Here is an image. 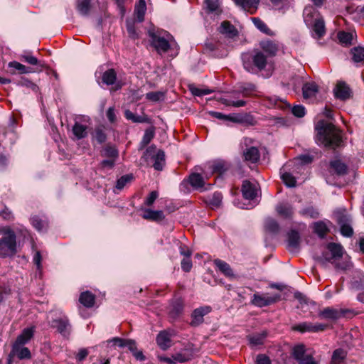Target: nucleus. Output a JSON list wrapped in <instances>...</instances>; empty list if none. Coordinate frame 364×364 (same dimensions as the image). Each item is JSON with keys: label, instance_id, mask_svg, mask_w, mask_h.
Here are the masks:
<instances>
[{"label": "nucleus", "instance_id": "obj_1", "mask_svg": "<svg viewBox=\"0 0 364 364\" xmlns=\"http://www.w3.org/2000/svg\"><path fill=\"white\" fill-rule=\"evenodd\" d=\"M316 140L326 147L333 149L342 145L341 131L332 123L320 120L315 127Z\"/></svg>", "mask_w": 364, "mask_h": 364}, {"label": "nucleus", "instance_id": "obj_2", "mask_svg": "<svg viewBox=\"0 0 364 364\" xmlns=\"http://www.w3.org/2000/svg\"><path fill=\"white\" fill-rule=\"evenodd\" d=\"M242 59L244 68L251 73H257L265 69L268 63L267 56L260 50H255L252 53H245Z\"/></svg>", "mask_w": 364, "mask_h": 364}, {"label": "nucleus", "instance_id": "obj_3", "mask_svg": "<svg viewBox=\"0 0 364 364\" xmlns=\"http://www.w3.org/2000/svg\"><path fill=\"white\" fill-rule=\"evenodd\" d=\"M4 236L0 239V256L5 257L16 252V235L10 228L3 230Z\"/></svg>", "mask_w": 364, "mask_h": 364}, {"label": "nucleus", "instance_id": "obj_4", "mask_svg": "<svg viewBox=\"0 0 364 364\" xmlns=\"http://www.w3.org/2000/svg\"><path fill=\"white\" fill-rule=\"evenodd\" d=\"M353 315V312L350 309L331 307H326L318 313L319 318L330 320H338L342 317H351Z\"/></svg>", "mask_w": 364, "mask_h": 364}, {"label": "nucleus", "instance_id": "obj_5", "mask_svg": "<svg viewBox=\"0 0 364 364\" xmlns=\"http://www.w3.org/2000/svg\"><path fill=\"white\" fill-rule=\"evenodd\" d=\"M252 143V139L245 138L242 144V148L245 146L242 151V157L244 161L250 162L252 164L257 163L260 158V153L258 149L255 146H249Z\"/></svg>", "mask_w": 364, "mask_h": 364}, {"label": "nucleus", "instance_id": "obj_6", "mask_svg": "<svg viewBox=\"0 0 364 364\" xmlns=\"http://www.w3.org/2000/svg\"><path fill=\"white\" fill-rule=\"evenodd\" d=\"M280 299L281 296L279 294L270 295L268 293L262 294L256 293L253 295L251 304L258 307H264L276 303Z\"/></svg>", "mask_w": 364, "mask_h": 364}, {"label": "nucleus", "instance_id": "obj_7", "mask_svg": "<svg viewBox=\"0 0 364 364\" xmlns=\"http://www.w3.org/2000/svg\"><path fill=\"white\" fill-rule=\"evenodd\" d=\"M328 327V325L319 323H311V322H301L292 327V329L295 331L300 333H317L324 331Z\"/></svg>", "mask_w": 364, "mask_h": 364}, {"label": "nucleus", "instance_id": "obj_8", "mask_svg": "<svg viewBox=\"0 0 364 364\" xmlns=\"http://www.w3.org/2000/svg\"><path fill=\"white\" fill-rule=\"evenodd\" d=\"M149 36L151 38V45L159 53H166L168 50L170 44L166 39L151 31H149Z\"/></svg>", "mask_w": 364, "mask_h": 364}, {"label": "nucleus", "instance_id": "obj_9", "mask_svg": "<svg viewBox=\"0 0 364 364\" xmlns=\"http://www.w3.org/2000/svg\"><path fill=\"white\" fill-rule=\"evenodd\" d=\"M212 308L210 306H200L194 309L191 314V321L190 325L193 327L198 326L204 321V316L211 312Z\"/></svg>", "mask_w": 364, "mask_h": 364}, {"label": "nucleus", "instance_id": "obj_10", "mask_svg": "<svg viewBox=\"0 0 364 364\" xmlns=\"http://www.w3.org/2000/svg\"><path fill=\"white\" fill-rule=\"evenodd\" d=\"M328 251L323 253V259L327 262L336 260L343 256V247L341 245L331 242L327 245Z\"/></svg>", "mask_w": 364, "mask_h": 364}, {"label": "nucleus", "instance_id": "obj_11", "mask_svg": "<svg viewBox=\"0 0 364 364\" xmlns=\"http://www.w3.org/2000/svg\"><path fill=\"white\" fill-rule=\"evenodd\" d=\"M51 327L56 328L57 331L63 337L68 338L70 333V325L66 317L53 319L51 321Z\"/></svg>", "mask_w": 364, "mask_h": 364}, {"label": "nucleus", "instance_id": "obj_12", "mask_svg": "<svg viewBox=\"0 0 364 364\" xmlns=\"http://www.w3.org/2000/svg\"><path fill=\"white\" fill-rule=\"evenodd\" d=\"M336 98L341 100H346L351 97L352 92L349 86L345 82H338L334 88Z\"/></svg>", "mask_w": 364, "mask_h": 364}, {"label": "nucleus", "instance_id": "obj_13", "mask_svg": "<svg viewBox=\"0 0 364 364\" xmlns=\"http://www.w3.org/2000/svg\"><path fill=\"white\" fill-rule=\"evenodd\" d=\"M260 51H262L267 58L275 56L279 51V45L277 42L270 40L262 41L259 43Z\"/></svg>", "mask_w": 364, "mask_h": 364}, {"label": "nucleus", "instance_id": "obj_14", "mask_svg": "<svg viewBox=\"0 0 364 364\" xmlns=\"http://www.w3.org/2000/svg\"><path fill=\"white\" fill-rule=\"evenodd\" d=\"M336 221L341 226V232L343 236L350 237L353 234V228L350 225V218L348 215L338 214L336 215Z\"/></svg>", "mask_w": 364, "mask_h": 364}, {"label": "nucleus", "instance_id": "obj_15", "mask_svg": "<svg viewBox=\"0 0 364 364\" xmlns=\"http://www.w3.org/2000/svg\"><path fill=\"white\" fill-rule=\"evenodd\" d=\"M257 188L256 184L249 181H244L242 185V196L245 199L254 200L257 196Z\"/></svg>", "mask_w": 364, "mask_h": 364}, {"label": "nucleus", "instance_id": "obj_16", "mask_svg": "<svg viewBox=\"0 0 364 364\" xmlns=\"http://www.w3.org/2000/svg\"><path fill=\"white\" fill-rule=\"evenodd\" d=\"M260 0H233L243 10L253 14L256 12Z\"/></svg>", "mask_w": 364, "mask_h": 364}, {"label": "nucleus", "instance_id": "obj_17", "mask_svg": "<svg viewBox=\"0 0 364 364\" xmlns=\"http://www.w3.org/2000/svg\"><path fill=\"white\" fill-rule=\"evenodd\" d=\"M173 336L168 331L159 332L156 337V343L161 349L166 350L171 346V338Z\"/></svg>", "mask_w": 364, "mask_h": 364}, {"label": "nucleus", "instance_id": "obj_18", "mask_svg": "<svg viewBox=\"0 0 364 364\" xmlns=\"http://www.w3.org/2000/svg\"><path fill=\"white\" fill-rule=\"evenodd\" d=\"M188 182L191 186L196 190L203 191L207 190L205 188V181L203 176L200 173H193L188 177Z\"/></svg>", "mask_w": 364, "mask_h": 364}, {"label": "nucleus", "instance_id": "obj_19", "mask_svg": "<svg viewBox=\"0 0 364 364\" xmlns=\"http://www.w3.org/2000/svg\"><path fill=\"white\" fill-rule=\"evenodd\" d=\"M275 210L277 214L284 219L291 218L294 214L292 206L287 203H281L277 204Z\"/></svg>", "mask_w": 364, "mask_h": 364}, {"label": "nucleus", "instance_id": "obj_20", "mask_svg": "<svg viewBox=\"0 0 364 364\" xmlns=\"http://www.w3.org/2000/svg\"><path fill=\"white\" fill-rule=\"evenodd\" d=\"M330 171L343 176L348 173V167L341 160L335 159L330 162Z\"/></svg>", "mask_w": 364, "mask_h": 364}, {"label": "nucleus", "instance_id": "obj_21", "mask_svg": "<svg viewBox=\"0 0 364 364\" xmlns=\"http://www.w3.org/2000/svg\"><path fill=\"white\" fill-rule=\"evenodd\" d=\"M142 218L147 220L160 222L165 218L162 210H153L151 209H145Z\"/></svg>", "mask_w": 364, "mask_h": 364}, {"label": "nucleus", "instance_id": "obj_22", "mask_svg": "<svg viewBox=\"0 0 364 364\" xmlns=\"http://www.w3.org/2000/svg\"><path fill=\"white\" fill-rule=\"evenodd\" d=\"M318 87L314 82H306L302 87L303 97L304 99H310L316 95Z\"/></svg>", "mask_w": 364, "mask_h": 364}, {"label": "nucleus", "instance_id": "obj_23", "mask_svg": "<svg viewBox=\"0 0 364 364\" xmlns=\"http://www.w3.org/2000/svg\"><path fill=\"white\" fill-rule=\"evenodd\" d=\"M11 353L16 355L20 360L30 359L31 358L30 350L26 347H23V345L14 344Z\"/></svg>", "mask_w": 364, "mask_h": 364}, {"label": "nucleus", "instance_id": "obj_24", "mask_svg": "<svg viewBox=\"0 0 364 364\" xmlns=\"http://www.w3.org/2000/svg\"><path fill=\"white\" fill-rule=\"evenodd\" d=\"M300 235L299 232L294 230H291L288 233V248L289 250H298L300 245Z\"/></svg>", "mask_w": 364, "mask_h": 364}, {"label": "nucleus", "instance_id": "obj_25", "mask_svg": "<svg viewBox=\"0 0 364 364\" xmlns=\"http://www.w3.org/2000/svg\"><path fill=\"white\" fill-rule=\"evenodd\" d=\"M34 331L35 328L33 326L23 329L22 333L17 337L14 344L23 346L24 344L27 343L33 337Z\"/></svg>", "mask_w": 364, "mask_h": 364}, {"label": "nucleus", "instance_id": "obj_26", "mask_svg": "<svg viewBox=\"0 0 364 364\" xmlns=\"http://www.w3.org/2000/svg\"><path fill=\"white\" fill-rule=\"evenodd\" d=\"M208 168L211 170L212 173L222 175L229 169L230 165L225 161L219 160L213 162Z\"/></svg>", "mask_w": 364, "mask_h": 364}, {"label": "nucleus", "instance_id": "obj_27", "mask_svg": "<svg viewBox=\"0 0 364 364\" xmlns=\"http://www.w3.org/2000/svg\"><path fill=\"white\" fill-rule=\"evenodd\" d=\"M353 61L359 65H364V47L357 46L350 50Z\"/></svg>", "mask_w": 364, "mask_h": 364}, {"label": "nucleus", "instance_id": "obj_28", "mask_svg": "<svg viewBox=\"0 0 364 364\" xmlns=\"http://www.w3.org/2000/svg\"><path fill=\"white\" fill-rule=\"evenodd\" d=\"M146 11V4L145 0H139L134 7V14L138 22L144 21Z\"/></svg>", "mask_w": 364, "mask_h": 364}, {"label": "nucleus", "instance_id": "obj_29", "mask_svg": "<svg viewBox=\"0 0 364 364\" xmlns=\"http://www.w3.org/2000/svg\"><path fill=\"white\" fill-rule=\"evenodd\" d=\"M79 301L84 306L91 308L95 304V296L90 291H86L81 293Z\"/></svg>", "mask_w": 364, "mask_h": 364}, {"label": "nucleus", "instance_id": "obj_30", "mask_svg": "<svg viewBox=\"0 0 364 364\" xmlns=\"http://www.w3.org/2000/svg\"><path fill=\"white\" fill-rule=\"evenodd\" d=\"M219 31L225 35H227L229 37H234L237 35V31L235 28V26L231 24L229 21H225L222 22Z\"/></svg>", "mask_w": 364, "mask_h": 364}, {"label": "nucleus", "instance_id": "obj_31", "mask_svg": "<svg viewBox=\"0 0 364 364\" xmlns=\"http://www.w3.org/2000/svg\"><path fill=\"white\" fill-rule=\"evenodd\" d=\"M267 336V331H264L261 333H255L247 336L250 344L252 346L262 345Z\"/></svg>", "mask_w": 364, "mask_h": 364}, {"label": "nucleus", "instance_id": "obj_32", "mask_svg": "<svg viewBox=\"0 0 364 364\" xmlns=\"http://www.w3.org/2000/svg\"><path fill=\"white\" fill-rule=\"evenodd\" d=\"M154 161L153 167L156 171H161L165 165L166 159H165V153L163 150L159 149L157 151L156 155L152 159Z\"/></svg>", "mask_w": 364, "mask_h": 364}, {"label": "nucleus", "instance_id": "obj_33", "mask_svg": "<svg viewBox=\"0 0 364 364\" xmlns=\"http://www.w3.org/2000/svg\"><path fill=\"white\" fill-rule=\"evenodd\" d=\"M214 264L225 276L228 277H234L232 270L230 266L227 262L221 259H216L214 260Z\"/></svg>", "mask_w": 364, "mask_h": 364}, {"label": "nucleus", "instance_id": "obj_34", "mask_svg": "<svg viewBox=\"0 0 364 364\" xmlns=\"http://www.w3.org/2000/svg\"><path fill=\"white\" fill-rule=\"evenodd\" d=\"M314 231L321 238H324L329 232V228L323 221H318L314 223Z\"/></svg>", "mask_w": 364, "mask_h": 364}, {"label": "nucleus", "instance_id": "obj_35", "mask_svg": "<svg viewBox=\"0 0 364 364\" xmlns=\"http://www.w3.org/2000/svg\"><path fill=\"white\" fill-rule=\"evenodd\" d=\"M154 129L151 127L146 129L143 136L142 140L141 141L139 146V150L144 149L154 137Z\"/></svg>", "mask_w": 364, "mask_h": 364}, {"label": "nucleus", "instance_id": "obj_36", "mask_svg": "<svg viewBox=\"0 0 364 364\" xmlns=\"http://www.w3.org/2000/svg\"><path fill=\"white\" fill-rule=\"evenodd\" d=\"M264 228L267 232L272 234H277L280 230L279 225L277 221L272 218H268L265 220Z\"/></svg>", "mask_w": 364, "mask_h": 364}, {"label": "nucleus", "instance_id": "obj_37", "mask_svg": "<svg viewBox=\"0 0 364 364\" xmlns=\"http://www.w3.org/2000/svg\"><path fill=\"white\" fill-rule=\"evenodd\" d=\"M292 355L298 363L306 357V347L304 344H298L292 349Z\"/></svg>", "mask_w": 364, "mask_h": 364}, {"label": "nucleus", "instance_id": "obj_38", "mask_svg": "<svg viewBox=\"0 0 364 364\" xmlns=\"http://www.w3.org/2000/svg\"><path fill=\"white\" fill-rule=\"evenodd\" d=\"M347 356V353L342 348L336 349L331 357L333 364H341Z\"/></svg>", "mask_w": 364, "mask_h": 364}, {"label": "nucleus", "instance_id": "obj_39", "mask_svg": "<svg viewBox=\"0 0 364 364\" xmlns=\"http://www.w3.org/2000/svg\"><path fill=\"white\" fill-rule=\"evenodd\" d=\"M281 178L288 187H294L296 186V181L295 177L290 173L287 172L284 167L281 169Z\"/></svg>", "mask_w": 364, "mask_h": 364}, {"label": "nucleus", "instance_id": "obj_40", "mask_svg": "<svg viewBox=\"0 0 364 364\" xmlns=\"http://www.w3.org/2000/svg\"><path fill=\"white\" fill-rule=\"evenodd\" d=\"M73 132L77 139H81L87 136V127L78 122H76L73 127Z\"/></svg>", "mask_w": 364, "mask_h": 364}, {"label": "nucleus", "instance_id": "obj_41", "mask_svg": "<svg viewBox=\"0 0 364 364\" xmlns=\"http://www.w3.org/2000/svg\"><path fill=\"white\" fill-rule=\"evenodd\" d=\"M102 82L107 85H114L117 80V73L114 69L105 71L102 77Z\"/></svg>", "mask_w": 364, "mask_h": 364}, {"label": "nucleus", "instance_id": "obj_42", "mask_svg": "<svg viewBox=\"0 0 364 364\" xmlns=\"http://www.w3.org/2000/svg\"><path fill=\"white\" fill-rule=\"evenodd\" d=\"M91 0H77V9L79 13L83 16L88 15L90 7Z\"/></svg>", "mask_w": 364, "mask_h": 364}, {"label": "nucleus", "instance_id": "obj_43", "mask_svg": "<svg viewBox=\"0 0 364 364\" xmlns=\"http://www.w3.org/2000/svg\"><path fill=\"white\" fill-rule=\"evenodd\" d=\"M339 42L345 46H350L352 44L353 39V33L350 32L339 31L337 35Z\"/></svg>", "mask_w": 364, "mask_h": 364}, {"label": "nucleus", "instance_id": "obj_44", "mask_svg": "<svg viewBox=\"0 0 364 364\" xmlns=\"http://www.w3.org/2000/svg\"><path fill=\"white\" fill-rule=\"evenodd\" d=\"M313 30L318 38L322 37L326 33L323 20L316 19L314 23Z\"/></svg>", "mask_w": 364, "mask_h": 364}, {"label": "nucleus", "instance_id": "obj_45", "mask_svg": "<svg viewBox=\"0 0 364 364\" xmlns=\"http://www.w3.org/2000/svg\"><path fill=\"white\" fill-rule=\"evenodd\" d=\"M252 21L254 23V25L262 33L267 34V35H272V31L268 28L267 24L262 21L259 18H252Z\"/></svg>", "mask_w": 364, "mask_h": 364}, {"label": "nucleus", "instance_id": "obj_46", "mask_svg": "<svg viewBox=\"0 0 364 364\" xmlns=\"http://www.w3.org/2000/svg\"><path fill=\"white\" fill-rule=\"evenodd\" d=\"M118 151L114 146L107 145L103 149L102 156H104L116 159L118 157Z\"/></svg>", "mask_w": 364, "mask_h": 364}, {"label": "nucleus", "instance_id": "obj_47", "mask_svg": "<svg viewBox=\"0 0 364 364\" xmlns=\"http://www.w3.org/2000/svg\"><path fill=\"white\" fill-rule=\"evenodd\" d=\"M9 66L10 68L15 69L16 70H17L18 72V73H21V74L28 73L31 72L30 68H28V67L25 66L24 65H23L18 62H16V61L10 62L9 64Z\"/></svg>", "mask_w": 364, "mask_h": 364}, {"label": "nucleus", "instance_id": "obj_48", "mask_svg": "<svg viewBox=\"0 0 364 364\" xmlns=\"http://www.w3.org/2000/svg\"><path fill=\"white\" fill-rule=\"evenodd\" d=\"M155 145L149 146L146 151H144L142 158L144 161H148L149 160H152L155 156L156 155L157 151Z\"/></svg>", "mask_w": 364, "mask_h": 364}, {"label": "nucleus", "instance_id": "obj_49", "mask_svg": "<svg viewBox=\"0 0 364 364\" xmlns=\"http://www.w3.org/2000/svg\"><path fill=\"white\" fill-rule=\"evenodd\" d=\"M124 117L127 120H130L135 123H142L145 122V119L143 117L136 115L129 109H126L124 111Z\"/></svg>", "mask_w": 364, "mask_h": 364}, {"label": "nucleus", "instance_id": "obj_50", "mask_svg": "<svg viewBox=\"0 0 364 364\" xmlns=\"http://www.w3.org/2000/svg\"><path fill=\"white\" fill-rule=\"evenodd\" d=\"M133 178V176L132 174H127L124 175L122 177H120L117 181L116 183V188L118 190H122L127 183L130 182Z\"/></svg>", "mask_w": 364, "mask_h": 364}, {"label": "nucleus", "instance_id": "obj_51", "mask_svg": "<svg viewBox=\"0 0 364 364\" xmlns=\"http://www.w3.org/2000/svg\"><path fill=\"white\" fill-rule=\"evenodd\" d=\"M164 93L163 92H150L146 94V98L151 102H158L164 99Z\"/></svg>", "mask_w": 364, "mask_h": 364}, {"label": "nucleus", "instance_id": "obj_52", "mask_svg": "<svg viewBox=\"0 0 364 364\" xmlns=\"http://www.w3.org/2000/svg\"><path fill=\"white\" fill-rule=\"evenodd\" d=\"M19 58L21 60H23L30 65H35L38 64V59L29 53L25 52L20 55Z\"/></svg>", "mask_w": 364, "mask_h": 364}, {"label": "nucleus", "instance_id": "obj_53", "mask_svg": "<svg viewBox=\"0 0 364 364\" xmlns=\"http://www.w3.org/2000/svg\"><path fill=\"white\" fill-rule=\"evenodd\" d=\"M205 4L208 9L210 12H220V11L219 10L220 6L218 0H205Z\"/></svg>", "mask_w": 364, "mask_h": 364}, {"label": "nucleus", "instance_id": "obj_54", "mask_svg": "<svg viewBox=\"0 0 364 364\" xmlns=\"http://www.w3.org/2000/svg\"><path fill=\"white\" fill-rule=\"evenodd\" d=\"M222 199V194L220 193L215 192L210 200V204L213 207L218 208L221 205Z\"/></svg>", "mask_w": 364, "mask_h": 364}, {"label": "nucleus", "instance_id": "obj_55", "mask_svg": "<svg viewBox=\"0 0 364 364\" xmlns=\"http://www.w3.org/2000/svg\"><path fill=\"white\" fill-rule=\"evenodd\" d=\"M292 114L296 117H303L305 114V107L302 105H295L291 109Z\"/></svg>", "mask_w": 364, "mask_h": 364}, {"label": "nucleus", "instance_id": "obj_56", "mask_svg": "<svg viewBox=\"0 0 364 364\" xmlns=\"http://www.w3.org/2000/svg\"><path fill=\"white\" fill-rule=\"evenodd\" d=\"M95 138L98 143L102 144L107 139V135L102 129H96L95 132Z\"/></svg>", "mask_w": 364, "mask_h": 364}, {"label": "nucleus", "instance_id": "obj_57", "mask_svg": "<svg viewBox=\"0 0 364 364\" xmlns=\"http://www.w3.org/2000/svg\"><path fill=\"white\" fill-rule=\"evenodd\" d=\"M224 104L228 106H232L235 107H243L246 105V102L245 100H237L235 101L232 99H225Z\"/></svg>", "mask_w": 364, "mask_h": 364}, {"label": "nucleus", "instance_id": "obj_58", "mask_svg": "<svg viewBox=\"0 0 364 364\" xmlns=\"http://www.w3.org/2000/svg\"><path fill=\"white\" fill-rule=\"evenodd\" d=\"M33 226L38 231H41L45 228V223L38 217H33L31 218Z\"/></svg>", "mask_w": 364, "mask_h": 364}, {"label": "nucleus", "instance_id": "obj_59", "mask_svg": "<svg viewBox=\"0 0 364 364\" xmlns=\"http://www.w3.org/2000/svg\"><path fill=\"white\" fill-rule=\"evenodd\" d=\"M127 30L129 33V36L132 38H137L138 34L135 29V26L134 23L132 22H127Z\"/></svg>", "mask_w": 364, "mask_h": 364}, {"label": "nucleus", "instance_id": "obj_60", "mask_svg": "<svg viewBox=\"0 0 364 364\" xmlns=\"http://www.w3.org/2000/svg\"><path fill=\"white\" fill-rule=\"evenodd\" d=\"M181 269L185 272H189L192 268V262L190 257H186L181 261Z\"/></svg>", "mask_w": 364, "mask_h": 364}, {"label": "nucleus", "instance_id": "obj_61", "mask_svg": "<svg viewBox=\"0 0 364 364\" xmlns=\"http://www.w3.org/2000/svg\"><path fill=\"white\" fill-rule=\"evenodd\" d=\"M159 193L157 191H154L150 193L149 196L146 198V199L144 201V204L147 206H151L154 203L156 199L158 198Z\"/></svg>", "mask_w": 364, "mask_h": 364}, {"label": "nucleus", "instance_id": "obj_62", "mask_svg": "<svg viewBox=\"0 0 364 364\" xmlns=\"http://www.w3.org/2000/svg\"><path fill=\"white\" fill-rule=\"evenodd\" d=\"M33 263L36 265L37 269L41 271L42 269L41 260L42 256L40 251H36L33 255Z\"/></svg>", "mask_w": 364, "mask_h": 364}, {"label": "nucleus", "instance_id": "obj_63", "mask_svg": "<svg viewBox=\"0 0 364 364\" xmlns=\"http://www.w3.org/2000/svg\"><path fill=\"white\" fill-rule=\"evenodd\" d=\"M106 115L110 123L113 124L117 122V115L115 113V109L113 107H109L107 109Z\"/></svg>", "mask_w": 364, "mask_h": 364}, {"label": "nucleus", "instance_id": "obj_64", "mask_svg": "<svg viewBox=\"0 0 364 364\" xmlns=\"http://www.w3.org/2000/svg\"><path fill=\"white\" fill-rule=\"evenodd\" d=\"M256 363L257 364H272L269 357L264 354H259L257 356Z\"/></svg>", "mask_w": 364, "mask_h": 364}]
</instances>
